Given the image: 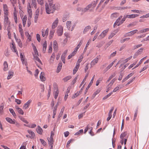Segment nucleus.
Wrapping results in <instances>:
<instances>
[{
  "instance_id": "a211bd4d",
  "label": "nucleus",
  "mask_w": 149,
  "mask_h": 149,
  "mask_svg": "<svg viewBox=\"0 0 149 149\" xmlns=\"http://www.w3.org/2000/svg\"><path fill=\"white\" fill-rule=\"evenodd\" d=\"M139 15L136 14L126 15V17L128 18H133L138 16Z\"/></svg>"
},
{
  "instance_id": "052dcab7",
  "label": "nucleus",
  "mask_w": 149,
  "mask_h": 149,
  "mask_svg": "<svg viewBox=\"0 0 149 149\" xmlns=\"http://www.w3.org/2000/svg\"><path fill=\"white\" fill-rule=\"evenodd\" d=\"M83 130L82 129H81L79 131L77 132H76L74 135H77L81 133H82L83 132Z\"/></svg>"
},
{
  "instance_id": "c85d7f7f",
  "label": "nucleus",
  "mask_w": 149,
  "mask_h": 149,
  "mask_svg": "<svg viewBox=\"0 0 149 149\" xmlns=\"http://www.w3.org/2000/svg\"><path fill=\"white\" fill-rule=\"evenodd\" d=\"M132 73H130L128 75H127L124 79H123L122 81V82H123L126 80H127L131 76H132Z\"/></svg>"
},
{
  "instance_id": "c756f323",
  "label": "nucleus",
  "mask_w": 149,
  "mask_h": 149,
  "mask_svg": "<svg viewBox=\"0 0 149 149\" xmlns=\"http://www.w3.org/2000/svg\"><path fill=\"white\" fill-rule=\"evenodd\" d=\"M9 110L11 113L13 115L14 117L16 118V115L13 109H9Z\"/></svg>"
},
{
  "instance_id": "58836bf2",
  "label": "nucleus",
  "mask_w": 149,
  "mask_h": 149,
  "mask_svg": "<svg viewBox=\"0 0 149 149\" xmlns=\"http://www.w3.org/2000/svg\"><path fill=\"white\" fill-rule=\"evenodd\" d=\"M88 77V74H87V75H86L85 76L84 79H83V80L82 81V82H81V83L80 85V86H79L80 88L82 85L84 83V82L86 80V79Z\"/></svg>"
},
{
  "instance_id": "338daca9",
  "label": "nucleus",
  "mask_w": 149,
  "mask_h": 149,
  "mask_svg": "<svg viewBox=\"0 0 149 149\" xmlns=\"http://www.w3.org/2000/svg\"><path fill=\"white\" fill-rule=\"evenodd\" d=\"M120 88V86L119 85L116 87L115 88H114L113 90V92H116L119 89V88Z\"/></svg>"
},
{
  "instance_id": "79ce46f5",
  "label": "nucleus",
  "mask_w": 149,
  "mask_h": 149,
  "mask_svg": "<svg viewBox=\"0 0 149 149\" xmlns=\"http://www.w3.org/2000/svg\"><path fill=\"white\" fill-rule=\"evenodd\" d=\"M71 76H68L64 78L63 79V80H64L65 82H66L68 80L71 79Z\"/></svg>"
},
{
  "instance_id": "20e7f679",
  "label": "nucleus",
  "mask_w": 149,
  "mask_h": 149,
  "mask_svg": "<svg viewBox=\"0 0 149 149\" xmlns=\"http://www.w3.org/2000/svg\"><path fill=\"white\" fill-rule=\"evenodd\" d=\"M97 4V2H95V1H94L92 2V3L89 4L87 7L88 9V10H89L91 12L92 11V9H90L91 7H92L93 9H94V8L95 7Z\"/></svg>"
},
{
  "instance_id": "f03ea898",
  "label": "nucleus",
  "mask_w": 149,
  "mask_h": 149,
  "mask_svg": "<svg viewBox=\"0 0 149 149\" xmlns=\"http://www.w3.org/2000/svg\"><path fill=\"white\" fill-rule=\"evenodd\" d=\"M3 25L4 27V29L6 28L7 25H8V27L9 28L10 25V22L8 20V17L7 16H4Z\"/></svg>"
},
{
  "instance_id": "7ed1b4c3",
  "label": "nucleus",
  "mask_w": 149,
  "mask_h": 149,
  "mask_svg": "<svg viewBox=\"0 0 149 149\" xmlns=\"http://www.w3.org/2000/svg\"><path fill=\"white\" fill-rule=\"evenodd\" d=\"M109 30V29L104 30L101 34L98 36L97 39H101L106 36V34L108 32Z\"/></svg>"
},
{
  "instance_id": "c03bdc74",
  "label": "nucleus",
  "mask_w": 149,
  "mask_h": 149,
  "mask_svg": "<svg viewBox=\"0 0 149 149\" xmlns=\"http://www.w3.org/2000/svg\"><path fill=\"white\" fill-rule=\"evenodd\" d=\"M40 140L43 145L45 146L46 144V142L42 139H40Z\"/></svg>"
},
{
  "instance_id": "bb28decb",
  "label": "nucleus",
  "mask_w": 149,
  "mask_h": 149,
  "mask_svg": "<svg viewBox=\"0 0 149 149\" xmlns=\"http://www.w3.org/2000/svg\"><path fill=\"white\" fill-rule=\"evenodd\" d=\"M64 107H63V108L61 109L60 113L58 116V120L60 118V117L62 116V115H63V112L64 110Z\"/></svg>"
},
{
  "instance_id": "49530a36",
  "label": "nucleus",
  "mask_w": 149,
  "mask_h": 149,
  "mask_svg": "<svg viewBox=\"0 0 149 149\" xmlns=\"http://www.w3.org/2000/svg\"><path fill=\"white\" fill-rule=\"evenodd\" d=\"M17 111L19 114L22 115H23L24 114V112L22 109L20 108Z\"/></svg>"
},
{
  "instance_id": "bf43d9fd",
  "label": "nucleus",
  "mask_w": 149,
  "mask_h": 149,
  "mask_svg": "<svg viewBox=\"0 0 149 149\" xmlns=\"http://www.w3.org/2000/svg\"><path fill=\"white\" fill-rule=\"evenodd\" d=\"M3 9L4 11H8L7 6L6 4H3Z\"/></svg>"
},
{
  "instance_id": "c9c22d12",
  "label": "nucleus",
  "mask_w": 149,
  "mask_h": 149,
  "mask_svg": "<svg viewBox=\"0 0 149 149\" xmlns=\"http://www.w3.org/2000/svg\"><path fill=\"white\" fill-rule=\"evenodd\" d=\"M127 134V132H125L124 133H122L120 136V138L122 139V138L125 137Z\"/></svg>"
},
{
  "instance_id": "393cba45",
  "label": "nucleus",
  "mask_w": 149,
  "mask_h": 149,
  "mask_svg": "<svg viewBox=\"0 0 149 149\" xmlns=\"http://www.w3.org/2000/svg\"><path fill=\"white\" fill-rule=\"evenodd\" d=\"M91 26H86L84 28L83 31V33L84 34H85L88 31L89 29H91Z\"/></svg>"
},
{
  "instance_id": "603ef678",
  "label": "nucleus",
  "mask_w": 149,
  "mask_h": 149,
  "mask_svg": "<svg viewBox=\"0 0 149 149\" xmlns=\"http://www.w3.org/2000/svg\"><path fill=\"white\" fill-rule=\"evenodd\" d=\"M27 19V17L26 15L24 16V17L22 19V22L26 23V21Z\"/></svg>"
},
{
  "instance_id": "4be33fe9",
  "label": "nucleus",
  "mask_w": 149,
  "mask_h": 149,
  "mask_svg": "<svg viewBox=\"0 0 149 149\" xmlns=\"http://www.w3.org/2000/svg\"><path fill=\"white\" fill-rule=\"evenodd\" d=\"M38 55L36 56L35 54H33L34 57L33 60L38 61L40 64L42 65V63L41 60L38 56Z\"/></svg>"
},
{
  "instance_id": "a19ab883",
  "label": "nucleus",
  "mask_w": 149,
  "mask_h": 149,
  "mask_svg": "<svg viewBox=\"0 0 149 149\" xmlns=\"http://www.w3.org/2000/svg\"><path fill=\"white\" fill-rule=\"evenodd\" d=\"M20 118V119L22 121L28 124L29 122L23 117L22 116H20L19 117Z\"/></svg>"
},
{
  "instance_id": "f3484780",
  "label": "nucleus",
  "mask_w": 149,
  "mask_h": 149,
  "mask_svg": "<svg viewBox=\"0 0 149 149\" xmlns=\"http://www.w3.org/2000/svg\"><path fill=\"white\" fill-rule=\"evenodd\" d=\"M45 73L43 72H41L40 76V79L42 81H45L46 80L45 77H44Z\"/></svg>"
},
{
  "instance_id": "e433bc0d",
  "label": "nucleus",
  "mask_w": 149,
  "mask_h": 149,
  "mask_svg": "<svg viewBox=\"0 0 149 149\" xmlns=\"http://www.w3.org/2000/svg\"><path fill=\"white\" fill-rule=\"evenodd\" d=\"M115 76V73H114L113 74H112L111 76H110L109 77L106 83L109 82L111 79L112 78H113Z\"/></svg>"
},
{
  "instance_id": "dca6fc26",
  "label": "nucleus",
  "mask_w": 149,
  "mask_h": 149,
  "mask_svg": "<svg viewBox=\"0 0 149 149\" xmlns=\"http://www.w3.org/2000/svg\"><path fill=\"white\" fill-rule=\"evenodd\" d=\"M47 139L48 141V144L50 145H54V139L52 137H47Z\"/></svg>"
},
{
  "instance_id": "f704fd0d",
  "label": "nucleus",
  "mask_w": 149,
  "mask_h": 149,
  "mask_svg": "<svg viewBox=\"0 0 149 149\" xmlns=\"http://www.w3.org/2000/svg\"><path fill=\"white\" fill-rule=\"evenodd\" d=\"M54 33V30H52L50 31L49 33V37L50 39H51L53 36Z\"/></svg>"
},
{
  "instance_id": "5fc2aeb1",
  "label": "nucleus",
  "mask_w": 149,
  "mask_h": 149,
  "mask_svg": "<svg viewBox=\"0 0 149 149\" xmlns=\"http://www.w3.org/2000/svg\"><path fill=\"white\" fill-rule=\"evenodd\" d=\"M138 113V109H136V110L135 113L134 114V118L133 119V120H135L136 118L137 115Z\"/></svg>"
},
{
  "instance_id": "b1692460",
  "label": "nucleus",
  "mask_w": 149,
  "mask_h": 149,
  "mask_svg": "<svg viewBox=\"0 0 149 149\" xmlns=\"http://www.w3.org/2000/svg\"><path fill=\"white\" fill-rule=\"evenodd\" d=\"M100 91V89H97L93 95L91 97L92 99H94L95 97V96L99 93Z\"/></svg>"
},
{
  "instance_id": "39448f33",
  "label": "nucleus",
  "mask_w": 149,
  "mask_h": 149,
  "mask_svg": "<svg viewBox=\"0 0 149 149\" xmlns=\"http://www.w3.org/2000/svg\"><path fill=\"white\" fill-rule=\"evenodd\" d=\"M63 28L61 26H59L57 30V35L59 36H61L63 34Z\"/></svg>"
},
{
  "instance_id": "1a4fd4ad",
  "label": "nucleus",
  "mask_w": 149,
  "mask_h": 149,
  "mask_svg": "<svg viewBox=\"0 0 149 149\" xmlns=\"http://www.w3.org/2000/svg\"><path fill=\"white\" fill-rule=\"evenodd\" d=\"M95 77V75H93V77L91 81L90 82V83L88 85V86H87V87L86 88V89L85 90V94L87 92L89 88H90V86L93 83V81L94 80Z\"/></svg>"
},
{
  "instance_id": "de8ad7c7",
  "label": "nucleus",
  "mask_w": 149,
  "mask_h": 149,
  "mask_svg": "<svg viewBox=\"0 0 149 149\" xmlns=\"http://www.w3.org/2000/svg\"><path fill=\"white\" fill-rule=\"evenodd\" d=\"M80 94L78 92H77L76 93H75L74 95H73L72 96V99H74V98L76 97H77Z\"/></svg>"
},
{
  "instance_id": "2eb2a0df",
  "label": "nucleus",
  "mask_w": 149,
  "mask_h": 149,
  "mask_svg": "<svg viewBox=\"0 0 149 149\" xmlns=\"http://www.w3.org/2000/svg\"><path fill=\"white\" fill-rule=\"evenodd\" d=\"M6 120L9 123L12 124H15V120H12L11 118L9 117H6Z\"/></svg>"
},
{
  "instance_id": "6ab92c4d",
  "label": "nucleus",
  "mask_w": 149,
  "mask_h": 149,
  "mask_svg": "<svg viewBox=\"0 0 149 149\" xmlns=\"http://www.w3.org/2000/svg\"><path fill=\"white\" fill-rule=\"evenodd\" d=\"M36 131L38 133L40 134H42L43 132V130L42 128L39 126H38L36 129Z\"/></svg>"
},
{
  "instance_id": "4c0bfd02",
  "label": "nucleus",
  "mask_w": 149,
  "mask_h": 149,
  "mask_svg": "<svg viewBox=\"0 0 149 149\" xmlns=\"http://www.w3.org/2000/svg\"><path fill=\"white\" fill-rule=\"evenodd\" d=\"M14 17L15 22L16 24H17V14L15 13H14Z\"/></svg>"
},
{
  "instance_id": "f257e3e1",
  "label": "nucleus",
  "mask_w": 149,
  "mask_h": 149,
  "mask_svg": "<svg viewBox=\"0 0 149 149\" xmlns=\"http://www.w3.org/2000/svg\"><path fill=\"white\" fill-rule=\"evenodd\" d=\"M50 2L49 4L46 3L45 4V10L47 14L53 13L55 10H58L60 8L59 4H53L51 3L52 0H48Z\"/></svg>"
},
{
  "instance_id": "a878e982",
  "label": "nucleus",
  "mask_w": 149,
  "mask_h": 149,
  "mask_svg": "<svg viewBox=\"0 0 149 149\" xmlns=\"http://www.w3.org/2000/svg\"><path fill=\"white\" fill-rule=\"evenodd\" d=\"M4 67L3 68V70L4 71H6L7 70V68L8 67V64L6 61H5L3 63Z\"/></svg>"
},
{
  "instance_id": "37998d69",
  "label": "nucleus",
  "mask_w": 149,
  "mask_h": 149,
  "mask_svg": "<svg viewBox=\"0 0 149 149\" xmlns=\"http://www.w3.org/2000/svg\"><path fill=\"white\" fill-rule=\"evenodd\" d=\"M31 24V19L29 18V17L28 18V19L27 20V26L28 27H29L30 26Z\"/></svg>"
},
{
  "instance_id": "864d4df0",
  "label": "nucleus",
  "mask_w": 149,
  "mask_h": 149,
  "mask_svg": "<svg viewBox=\"0 0 149 149\" xmlns=\"http://www.w3.org/2000/svg\"><path fill=\"white\" fill-rule=\"evenodd\" d=\"M58 103L57 102L54 107V109L53 111V112H55L56 113L57 108L58 107Z\"/></svg>"
},
{
  "instance_id": "412c9836",
  "label": "nucleus",
  "mask_w": 149,
  "mask_h": 149,
  "mask_svg": "<svg viewBox=\"0 0 149 149\" xmlns=\"http://www.w3.org/2000/svg\"><path fill=\"white\" fill-rule=\"evenodd\" d=\"M14 75V72L13 71H10L8 72V76L7 79H9L11 78Z\"/></svg>"
},
{
  "instance_id": "0eeeda50",
  "label": "nucleus",
  "mask_w": 149,
  "mask_h": 149,
  "mask_svg": "<svg viewBox=\"0 0 149 149\" xmlns=\"http://www.w3.org/2000/svg\"><path fill=\"white\" fill-rule=\"evenodd\" d=\"M53 48L54 51L56 52L58 50V46L57 42L56 40H54L53 42Z\"/></svg>"
},
{
  "instance_id": "aec40b11",
  "label": "nucleus",
  "mask_w": 149,
  "mask_h": 149,
  "mask_svg": "<svg viewBox=\"0 0 149 149\" xmlns=\"http://www.w3.org/2000/svg\"><path fill=\"white\" fill-rule=\"evenodd\" d=\"M62 66V63L61 62L59 63L58 64V65L57 67V72L58 73L60 71Z\"/></svg>"
},
{
  "instance_id": "9b49d317",
  "label": "nucleus",
  "mask_w": 149,
  "mask_h": 149,
  "mask_svg": "<svg viewBox=\"0 0 149 149\" xmlns=\"http://www.w3.org/2000/svg\"><path fill=\"white\" fill-rule=\"evenodd\" d=\"M44 30L43 29L42 30V35L43 37H45V38L47 37L48 35L49 29L47 28L45 32H44Z\"/></svg>"
},
{
  "instance_id": "f8f14e48",
  "label": "nucleus",
  "mask_w": 149,
  "mask_h": 149,
  "mask_svg": "<svg viewBox=\"0 0 149 149\" xmlns=\"http://www.w3.org/2000/svg\"><path fill=\"white\" fill-rule=\"evenodd\" d=\"M31 102L32 100H29L24 104L23 107L25 109H26L29 107V106L30 105Z\"/></svg>"
},
{
  "instance_id": "69168bd1",
  "label": "nucleus",
  "mask_w": 149,
  "mask_h": 149,
  "mask_svg": "<svg viewBox=\"0 0 149 149\" xmlns=\"http://www.w3.org/2000/svg\"><path fill=\"white\" fill-rule=\"evenodd\" d=\"M111 86H110L109 84L107 87L106 92H108L111 89Z\"/></svg>"
},
{
  "instance_id": "4468645a",
  "label": "nucleus",
  "mask_w": 149,
  "mask_h": 149,
  "mask_svg": "<svg viewBox=\"0 0 149 149\" xmlns=\"http://www.w3.org/2000/svg\"><path fill=\"white\" fill-rule=\"evenodd\" d=\"M29 6L30 7V8H28L27 12L29 16V18L31 19L32 18V12L31 9L30 3H29Z\"/></svg>"
},
{
  "instance_id": "473e14b6",
  "label": "nucleus",
  "mask_w": 149,
  "mask_h": 149,
  "mask_svg": "<svg viewBox=\"0 0 149 149\" xmlns=\"http://www.w3.org/2000/svg\"><path fill=\"white\" fill-rule=\"evenodd\" d=\"M119 15L117 13H114L112 14L111 16V18L113 19L114 18H116Z\"/></svg>"
},
{
  "instance_id": "e2e57ef3",
  "label": "nucleus",
  "mask_w": 149,
  "mask_h": 149,
  "mask_svg": "<svg viewBox=\"0 0 149 149\" xmlns=\"http://www.w3.org/2000/svg\"><path fill=\"white\" fill-rule=\"evenodd\" d=\"M97 29V26H95L94 28V29L93 30L91 33V35H92L95 32V30Z\"/></svg>"
},
{
  "instance_id": "72a5a7b5",
  "label": "nucleus",
  "mask_w": 149,
  "mask_h": 149,
  "mask_svg": "<svg viewBox=\"0 0 149 149\" xmlns=\"http://www.w3.org/2000/svg\"><path fill=\"white\" fill-rule=\"evenodd\" d=\"M53 86L54 91H58V85L56 83H54Z\"/></svg>"
},
{
  "instance_id": "6e6d98bb",
  "label": "nucleus",
  "mask_w": 149,
  "mask_h": 149,
  "mask_svg": "<svg viewBox=\"0 0 149 149\" xmlns=\"http://www.w3.org/2000/svg\"><path fill=\"white\" fill-rule=\"evenodd\" d=\"M52 43L51 44V45H49V50H48V52L49 53H51L52 51Z\"/></svg>"
},
{
  "instance_id": "8fccbe9b",
  "label": "nucleus",
  "mask_w": 149,
  "mask_h": 149,
  "mask_svg": "<svg viewBox=\"0 0 149 149\" xmlns=\"http://www.w3.org/2000/svg\"><path fill=\"white\" fill-rule=\"evenodd\" d=\"M113 63H110L106 68L105 69V71L106 72L109 69H110L113 66Z\"/></svg>"
},
{
  "instance_id": "6e6552de",
  "label": "nucleus",
  "mask_w": 149,
  "mask_h": 149,
  "mask_svg": "<svg viewBox=\"0 0 149 149\" xmlns=\"http://www.w3.org/2000/svg\"><path fill=\"white\" fill-rule=\"evenodd\" d=\"M143 49V48H140L136 52L133 56L134 58H136L139 55L141 54L142 53Z\"/></svg>"
},
{
  "instance_id": "09e8293b",
  "label": "nucleus",
  "mask_w": 149,
  "mask_h": 149,
  "mask_svg": "<svg viewBox=\"0 0 149 149\" xmlns=\"http://www.w3.org/2000/svg\"><path fill=\"white\" fill-rule=\"evenodd\" d=\"M12 45H13V46H12V48H13L14 51V52H15L16 53V54H18V52H17V51L16 49V47H15V45L13 44H12Z\"/></svg>"
},
{
  "instance_id": "423d86ee",
  "label": "nucleus",
  "mask_w": 149,
  "mask_h": 149,
  "mask_svg": "<svg viewBox=\"0 0 149 149\" xmlns=\"http://www.w3.org/2000/svg\"><path fill=\"white\" fill-rule=\"evenodd\" d=\"M77 11L81 12L82 14H83L88 10L87 6L84 8L80 7L78 8H77Z\"/></svg>"
},
{
  "instance_id": "9d476101",
  "label": "nucleus",
  "mask_w": 149,
  "mask_h": 149,
  "mask_svg": "<svg viewBox=\"0 0 149 149\" xmlns=\"http://www.w3.org/2000/svg\"><path fill=\"white\" fill-rule=\"evenodd\" d=\"M100 56V55L97 56L95 59H94L91 62V65H94L95 64L97 63L99 60V58Z\"/></svg>"
},
{
  "instance_id": "7c9ffc66",
  "label": "nucleus",
  "mask_w": 149,
  "mask_h": 149,
  "mask_svg": "<svg viewBox=\"0 0 149 149\" xmlns=\"http://www.w3.org/2000/svg\"><path fill=\"white\" fill-rule=\"evenodd\" d=\"M71 22L70 21H67L66 22V26L67 28L69 30H70L71 27Z\"/></svg>"
},
{
  "instance_id": "680f3d73",
  "label": "nucleus",
  "mask_w": 149,
  "mask_h": 149,
  "mask_svg": "<svg viewBox=\"0 0 149 149\" xmlns=\"http://www.w3.org/2000/svg\"><path fill=\"white\" fill-rule=\"evenodd\" d=\"M32 3L35 8H36V0H32Z\"/></svg>"
},
{
  "instance_id": "5701e85b",
  "label": "nucleus",
  "mask_w": 149,
  "mask_h": 149,
  "mask_svg": "<svg viewBox=\"0 0 149 149\" xmlns=\"http://www.w3.org/2000/svg\"><path fill=\"white\" fill-rule=\"evenodd\" d=\"M80 66V64H78L77 65H76L75 67L73 70V74H75L76 72L78 70V69H79Z\"/></svg>"
},
{
  "instance_id": "ddd939ff",
  "label": "nucleus",
  "mask_w": 149,
  "mask_h": 149,
  "mask_svg": "<svg viewBox=\"0 0 149 149\" xmlns=\"http://www.w3.org/2000/svg\"><path fill=\"white\" fill-rule=\"evenodd\" d=\"M58 22V18H56L54 21L53 22L52 25V28L54 29L56 27Z\"/></svg>"
},
{
  "instance_id": "774afa93",
  "label": "nucleus",
  "mask_w": 149,
  "mask_h": 149,
  "mask_svg": "<svg viewBox=\"0 0 149 149\" xmlns=\"http://www.w3.org/2000/svg\"><path fill=\"white\" fill-rule=\"evenodd\" d=\"M138 31V30L137 29L134 30L132 31H131L130 32V33L132 34V35H134L135 33H136V32Z\"/></svg>"
},
{
  "instance_id": "2f4dec72",
  "label": "nucleus",
  "mask_w": 149,
  "mask_h": 149,
  "mask_svg": "<svg viewBox=\"0 0 149 149\" xmlns=\"http://www.w3.org/2000/svg\"><path fill=\"white\" fill-rule=\"evenodd\" d=\"M55 57V54L54 52L53 53L51 56L50 61L51 62H53L54 60V59Z\"/></svg>"
},
{
  "instance_id": "cd10ccee",
  "label": "nucleus",
  "mask_w": 149,
  "mask_h": 149,
  "mask_svg": "<svg viewBox=\"0 0 149 149\" xmlns=\"http://www.w3.org/2000/svg\"><path fill=\"white\" fill-rule=\"evenodd\" d=\"M16 41L18 43V45L20 48H22V43L21 42V41L20 39H16Z\"/></svg>"
},
{
  "instance_id": "a18cd8bd",
  "label": "nucleus",
  "mask_w": 149,
  "mask_h": 149,
  "mask_svg": "<svg viewBox=\"0 0 149 149\" xmlns=\"http://www.w3.org/2000/svg\"><path fill=\"white\" fill-rule=\"evenodd\" d=\"M7 30L8 31V38L9 39H11V33L10 31L9 28L7 27Z\"/></svg>"
},
{
  "instance_id": "0e129e2a",
  "label": "nucleus",
  "mask_w": 149,
  "mask_h": 149,
  "mask_svg": "<svg viewBox=\"0 0 149 149\" xmlns=\"http://www.w3.org/2000/svg\"><path fill=\"white\" fill-rule=\"evenodd\" d=\"M59 93V91H55L54 96V98L55 99H56L57 98Z\"/></svg>"
},
{
  "instance_id": "3c124183",
  "label": "nucleus",
  "mask_w": 149,
  "mask_h": 149,
  "mask_svg": "<svg viewBox=\"0 0 149 149\" xmlns=\"http://www.w3.org/2000/svg\"><path fill=\"white\" fill-rule=\"evenodd\" d=\"M65 56H63V55L61 56V59L64 63H65Z\"/></svg>"
},
{
  "instance_id": "4d7b16f0",
  "label": "nucleus",
  "mask_w": 149,
  "mask_h": 149,
  "mask_svg": "<svg viewBox=\"0 0 149 149\" xmlns=\"http://www.w3.org/2000/svg\"><path fill=\"white\" fill-rule=\"evenodd\" d=\"M136 23H135V22H132L128 25L127 26L129 27L130 26H134L136 25Z\"/></svg>"
},
{
  "instance_id": "13d9d810",
  "label": "nucleus",
  "mask_w": 149,
  "mask_h": 149,
  "mask_svg": "<svg viewBox=\"0 0 149 149\" xmlns=\"http://www.w3.org/2000/svg\"><path fill=\"white\" fill-rule=\"evenodd\" d=\"M36 38L38 42H40V37L39 34L38 33L36 34Z\"/></svg>"
},
{
  "instance_id": "ea45409f",
  "label": "nucleus",
  "mask_w": 149,
  "mask_h": 149,
  "mask_svg": "<svg viewBox=\"0 0 149 149\" xmlns=\"http://www.w3.org/2000/svg\"><path fill=\"white\" fill-rule=\"evenodd\" d=\"M148 31H149V28H146L141 30L139 32H140V33H143Z\"/></svg>"
}]
</instances>
